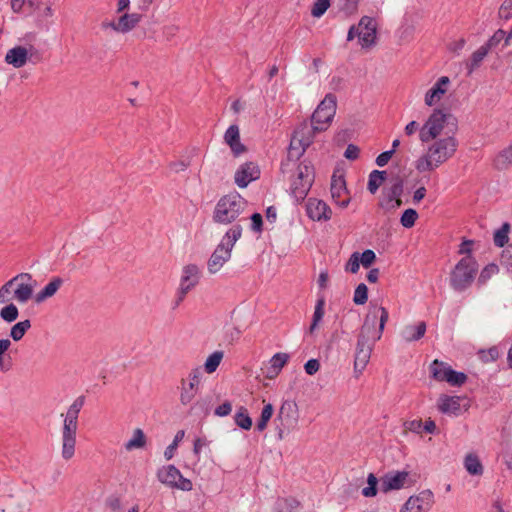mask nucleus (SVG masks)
Returning a JSON list of instances; mask_svg holds the SVG:
<instances>
[{
    "instance_id": "11",
    "label": "nucleus",
    "mask_w": 512,
    "mask_h": 512,
    "mask_svg": "<svg viewBox=\"0 0 512 512\" xmlns=\"http://www.w3.org/2000/svg\"><path fill=\"white\" fill-rule=\"evenodd\" d=\"M298 419L299 415L296 403L289 400L284 401L274 420L277 438L279 440L285 439V437L297 427Z\"/></svg>"
},
{
    "instance_id": "49",
    "label": "nucleus",
    "mask_w": 512,
    "mask_h": 512,
    "mask_svg": "<svg viewBox=\"0 0 512 512\" xmlns=\"http://www.w3.org/2000/svg\"><path fill=\"white\" fill-rule=\"evenodd\" d=\"M183 437V430H180L176 433L173 442L164 451V457L166 460H170L174 456L175 450L178 447V443L183 439Z\"/></svg>"
},
{
    "instance_id": "31",
    "label": "nucleus",
    "mask_w": 512,
    "mask_h": 512,
    "mask_svg": "<svg viewBox=\"0 0 512 512\" xmlns=\"http://www.w3.org/2000/svg\"><path fill=\"white\" fill-rule=\"evenodd\" d=\"M464 467L466 471L473 476H481L484 471L479 457L474 453H469L465 456Z\"/></svg>"
},
{
    "instance_id": "18",
    "label": "nucleus",
    "mask_w": 512,
    "mask_h": 512,
    "mask_svg": "<svg viewBox=\"0 0 512 512\" xmlns=\"http://www.w3.org/2000/svg\"><path fill=\"white\" fill-rule=\"evenodd\" d=\"M451 81L447 76H441L433 86L425 93L424 103L426 106L433 107L440 103L446 93L449 91Z\"/></svg>"
},
{
    "instance_id": "34",
    "label": "nucleus",
    "mask_w": 512,
    "mask_h": 512,
    "mask_svg": "<svg viewBox=\"0 0 512 512\" xmlns=\"http://www.w3.org/2000/svg\"><path fill=\"white\" fill-rule=\"evenodd\" d=\"M386 171L374 170L369 174L367 188L371 194H375L379 187L385 182Z\"/></svg>"
},
{
    "instance_id": "17",
    "label": "nucleus",
    "mask_w": 512,
    "mask_h": 512,
    "mask_svg": "<svg viewBox=\"0 0 512 512\" xmlns=\"http://www.w3.org/2000/svg\"><path fill=\"white\" fill-rule=\"evenodd\" d=\"M377 23L368 16L361 18L357 25V37L363 48L371 47L376 42Z\"/></svg>"
},
{
    "instance_id": "12",
    "label": "nucleus",
    "mask_w": 512,
    "mask_h": 512,
    "mask_svg": "<svg viewBox=\"0 0 512 512\" xmlns=\"http://www.w3.org/2000/svg\"><path fill=\"white\" fill-rule=\"evenodd\" d=\"M157 479L164 485L172 489L181 491H191L193 484L191 480L185 478L174 465H165L158 469Z\"/></svg>"
},
{
    "instance_id": "45",
    "label": "nucleus",
    "mask_w": 512,
    "mask_h": 512,
    "mask_svg": "<svg viewBox=\"0 0 512 512\" xmlns=\"http://www.w3.org/2000/svg\"><path fill=\"white\" fill-rule=\"evenodd\" d=\"M368 300V288L364 283L359 284L355 291L353 301L356 305H363Z\"/></svg>"
},
{
    "instance_id": "54",
    "label": "nucleus",
    "mask_w": 512,
    "mask_h": 512,
    "mask_svg": "<svg viewBox=\"0 0 512 512\" xmlns=\"http://www.w3.org/2000/svg\"><path fill=\"white\" fill-rule=\"evenodd\" d=\"M498 15L501 19L509 20L512 18V0H504L501 4Z\"/></svg>"
},
{
    "instance_id": "46",
    "label": "nucleus",
    "mask_w": 512,
    "mask_h": 512,
    "mask_svg": "<svg viewBox=\"0 0 512 512\" xmlns=\"http://www.w3.org/2000/svg\"><path fill=\"white\" fill-rule=\"evenodd\" d=\"M418 218V213L414 209H406L400 219V222L403 227L405 228H411L414 226L415 221Z\"/></svg>"
},
{
    "instance_id": "5",
    "label": "nucleus",
    "mask_w": 512,
    "mask_h": 512,
    "mask_svg": "<svg viewBox=\"0 0 512 512\" xmlns=\"http://www.w3.org/2000/svg\"><path fill=\"white\" fill-rule=\"evenodd\" d=\"M247 208V201L237 193L228 194L219 199L213 211V221L218 224H239L246 221L241 217Z\"/></svg>"
},
{
    "instance_id": "64",
    "label": "nucleus",
    "mask_w": 512,
    "mask_h": 512,
    "mask_svg": "<svg viewBox=\"0 0 512 512\" xmlns=\"http://www.w3.org/2000/svg\"><path fill=\"white\" fill-rule=\"evenodd\" d=\"M420 130H421V126L420 124L413 120V121H410L404 128V132L407 136H412L414 135L417 131L420 133Z\"/></svg>"
},
{
    "instance_id": "61",
    "label": "nucleus",
    "mask_w": 512,
    "mask_h": 512,
    "mask_svg": "<svg viewBox=\"0 0 512 512\" xmlns=\"http://www.w3.org/2000/svg\"><path fill=\"white\" fill-rule=\"evenodd\" d=\"M232 411V405L229 401L224 402L215 409V415L219 417L227 416Z\"/></svg>"
},
{
    "instance_id": "9",
    "label": "nucleus",
    "mask_w": 512,
    "mask_h": 512,
    "mask_svg": "<svg viewBox=\"0 0 512 512\" xmlns=\"http://www.w3.org/2000/svg\"><path fill=\"white\" fill-rule=\"evenodd\" d=\"M478 263L472 255L460 259L450 273V286L457 292L467 290L475 280Z\"/></svg>"
},
{
    "instance_id": "25",
    "label": "nucleus",
    "mask_w": 512,
    "mask_h": 512,
    "mask_svg": "<svg viewBox=\"0 0 512 512\" xmlns=\"http://www.w3.org/2000/svg\"><path fill=\"white\" fill-rule=\"evenodd\" d=\"M224 142L230 147L234 156H240L246 151V147L240 139V129L238 125H231L224 133Z\"/></svg>"
},
{
    "instance_id": "15",
    "label": "nucleus",
    "mask_w": 512,
    "mask_h": 512,
    "mask_svg": "<svg viewBox=\"0 0 512 512\" xmlns=\"http://www.w3.org/2000/svg\"><path fill=\"white\" fill-rule=\"evenodd\" d=\"M203 371L201 367L193 368L188 374L187 380H181L180 402L186 406L190 404L199 392Z\"/></svg>"
},
{
    "instance_id": "1",
    "label": "nucleus",
    "mask_w": 512,
    "mask_h": 512,
    "mask_svg": "<svg viewBox=\"0 0 512 512\" xmlns=\"http://www.w3.org/2000/svg\"><path fill=\"white\" fill-rule=\"evenodd\" d=\"M388 311L377 305H371L357 337L354 355V372L358 377L369 363L375 343L381 339Z\"/></svg>"
},
{
    "instance_id": "22",
    "label": "nucleus",
    "mask_w": 512,
    "mask_h": 512,
    "mask_svg": "<svg viewBox=\"0 0 512 512\" xmlns=\"http://www.w3.org/2000/svg\"><path fill=\"white\" fill-rule=\"evenodd\" d=\"M403 192V182L397 178L395 182L383 191L384 199L381 201V206L387 209H395L401 206L402 201L400 199Z\"/></svg>"
},
{
    "instance_id": "7",
    "label": "nucleus",
    "mask_w": 512,
    "mask_h": 512,
    "mask_svg": "<svg viewBox=\"0 0 512 512\" xmlns=\"http://www.w3.org/2000/svg\"><path fill=\"white\" fill-rule=\"evenodd\" d=\"M295 168V174L291 179V191L297 200H303L309 192L314 181V170L309 163H296L288 157L287 162L281 166V171L285 175Z\"/></svg>"
},
{
    "instance_id": "53",
    "label": "nucleus",
    "mask_w": 512,
    "mask_h": 512,
    "mask_svg": "<svg viewBox=\"0 0 512 512\" xmlns=\"http://www.w3.org/2000/svg\"><path fill=\"white\" fill-rule=\"evenodd\" d=\"M512 162V144L498 154L496 164L498 166H506Z\"/></svg>"
},
{
    "instance_id": "8",
    "label": "nucleus",
    "mask_w": 512,
    "mask_h": 512,
    "mask_svg": "<svg viewBox=\"0 0 512 512\" xmlns=\"http://www.w3.org/2000/svg\"><path fill=\"white\" fill-rule=\"evenodd\" d=\"M453 116L443 109H434L421 126L419 140L421 143H429L432 139H439L446 133L455 132L450 126Z\"/></svg>"
},
{
    "instance_id": "13",
    "label": "nucleus",
    "mask_w": 512,
    "mask_h": 512,
    "mask_svg": "<svg viewBox=\"0 0 512 512\" xmlns=\"http://www.w3.org/2000/svg\"><path fill=\"white\" fill-rule=\"evenodd\" d=\"M435 503V495L430 489H423L408 497L399 512H429Z\"/></svg>"
},
{
    "instance_id": "42",
    "label": "nucleus",
    "mask_w": 512,
    "mask_h": 512,
    "mask_svg": "<svg viewBox=\"0 0 512 512\" xmlns=\"http://www.w3.org/2000/svg\"><path fill=\"white\" fill-rule=\"evenodd\" d=\"M273 413V405L271 403L265 404V406L262 409L260 419L258 420L256 426L259 431H264L267 428V424L270 421Z\"/></svg>"
},
{
    "instance_id": "56",
    "label": "nucleus",
    "mask_w": 512,
    "mask_h": 512,
    "mask_svg": "<svg viewBox=\"0 0 512 512\" xmlns=\"http://www.w3.org/2000/svg\"><path fill=\"white\" fill-rule=\"evenodd\" d=\"M465 44H466V40L464 38H459V39L451 41L448 44L447 48L450 52L458 55L464 48Z\"/></svg>"
},
{
    "instance_id": "14",
    "label": "nucleus",
    "mask_w": 512,
    "mask_h": 512,
    "mask_svg": "<svg viewBox=\"0 0 512 512\" xmlns=\"http://www.w3.org/2000/svg\"><path fill=\"white\" fill-rule=\"evenodd\" d=\"M336 106L335 95L327 94L314 111L311 122L317 126L323 127V131H325L335 116Z\"/></svg>"
},
{
    "instance_id": "58",
    "label": "nucleus",
    "mask_w": 512,
    "mask_h": 512,
    "mask_svg": "<svg viewBox=\"0 0 512 512\" xmlns=\"http://www.w3.org/2000/svg\"><path fill=\"white\" fill-rule=\"evenodd\" d=\"M305 372L308 375H314L320 369V363L317 359H310L304 365Z\"/></svg>"
},
{
    "instance_id": "51",
    "label": "nucleus",
    "mask_w": 512,
    "mask_h": 512,
    "mask_svg": "<svg viewBox=\"0 0 512 512\" xmlns=\"http://www.w3.org/2000/svg\"><path fill=\"white\" fill-rule=\"evenodd\" d=\"M360 264V253L354 252L346 263L345 270L355 274L359 271Z\"/></svg>"
},
{
    "instance_id": "63",
    "label": "nucleus",
    "mask_w": 512,
    "mask_h": 512,
    "mask_svg": "<svg viewBox=\"0 0 512 512\" xmlns=\"http://www.w3.org/2000/svg\"><path fill=\"white\" fill-rule=\"evenodd\" d=\"M262 216L259 213H254L251 216V229L255 232H260L262 230Z\"/></svg>"
},
{
    "instance_id": "4",
    "label": "nucleus",
    "mask_w": 512,
    "mask_h": 512,
    "mask_svg": "<svg viewBox=\"0 0 512 512\" xmlns=\"http://www.w3.org/2000/svg\"><path fill=\"white\" fill-rule=\"evenodd\" d=\"M37 281L30 273H19L0 287V304L7 303L12 298L19 304H26L34 299Z\"/></svg>"
},
{
    "instance_id": "41",
    "label": "nucleus",
    "mask_w": 512,
    "mask_h": 512,
    "mask_svg": "<svg viewBox=\"0 0 512 512\" xmlns=\"http://www.w3.org/2000/svg\"><path fill=\"white\" fill-rule=\"evenodd\" d=\"M235 423L244 430H249L252 427V419L248 415L247 409L240 407L234 416Z\"/></svg>"
},
{
    "instance_id": "57",
    "label": "nucleus",
    "mask_w": 512,
    "mask_h": 512,
    "mask_svg": "<svg viewBox=\"0 0 512 512\" xmlns=\"http://www.w3.org/2000/svg\"><path fill=\"white\" fill-rule=\"evenodd\" d=\"M405 432L421 433L422 421L415 419L404 423Z\"/></svg>"
},
{
    "instance_id": "28",
    "label": "nucleus",
    "mask_w": 512,
    "mask_h": 512,
    "mask_svg": "<svg viewBox=\"0 0 512 512\" xmlns=\"http://www.w3.org/2000/svg\"><path fill=\"white\" fill-rule=\"evenodd\" d=\"M63 284V279L60 277L52 278L38 293L34 296V301L37 304L43 303L47 299L53 297Z\"/></svg>"
},
{
    "instance_id": "32",
    "label": "nucleus",
    "mask_w": 512,
    "mask_h": 512,
    "mask_svg": "<svg viewBox=\"0 0 512 512\" xmlns=\"http://www.w3.org/2000/svg\"><path fill=\"white\" fill-rule=\"evenodd\" d=\"M146 445V437L142 429L137 428L133 431L132 437L125 443L127 451L141 449Z\"/></svg>"
},
{
    "instance_id": "21",
    "label": "nucleus",
    "mask_w": 512,
    "mask_h": 512,
    "mask_svg": "<svg viewBox=\"0 0 512 512\" xmlns=\"http://www.w3.org/2000/svg\"><path fill=\"white\" fill-rule=\"evenodd\" d=\"M306 212L313 221H328L332 216V210L327 203L316 198L307 201Z\"/></svg>"
},
{
    "instance_id": "20",
    "label": "nucleus",
    "mask_w": 512,
    "mask_h": 512,
    "mask_svg": "<svg viewBox=\"0 0 512 512\" xmlns=\"http://www.w3.org/2000/svg\"><path fill=\"white\" fill-rule=\"evenodd\" d=\"M142 21V15L139 13H124L117 22H109L103 24L104 27L110 28L117 33L126 34L135 29Z\"/></svg>"
},
{
    "instance_id": "60",
    "label": "nucleus",
    "mask_w": 512,
    "mask_h": 512,
    "mask_svg": "<svg viewBox=\"0 0 512 512\" xmlns=\"http://www.w3.org/2000/svg\"><path fill=\"white\" fill-rule=\"evenodd\" d=\"M393 154H394V150H389V151H385V152L381 153L376 158V164L379 167L385 166L390 161Z\"/></svg>"
},
{
    "instance_id": "23",
    "label": "nucleus",
    "mask_w": 512,
    "mask_h": 512,
    "mask_svg": "<svg viewBox=\"0 0 512 512\" xmlns=\"http://www.w3.org/2000/svg\"><path fill=\"white\" fill-rule=\"evenodd\" d=\"M260 171L252 162L241 165L235 173V183L240 188H245L249 183L259 178Z\"/></svg>"
},
{
    "instance_id": "43",
    "label": "nucleus",
    "mask_w": 512,
    "mask_h": 512,
    "mask_svg": "<svg viewBox=\"0 0 512 512\" xmlns=\"http://www.w3.org/2000/svg\"><path fill=\"white\" fill-rule=\"evenodd\" d=\"M377 484V477L373 473H370L367 477V487L362 489V495L368 498L376 496L378 491Z\"/></svg>"
},
{
    "instance_id": "38",
    "label": "nucleus",
    "mask_w": 512,
    "mask_h": 512,
    "mask_svg": "<svg viewBox=\"0 0 512 512\" xmlns=\"http://www.w3.org/2000/svg\"><path fill=\"white\" fill-rule=\"evenodd\" d=\"M223 357L224 353L222 351H215L210 354L204 363V370L208 374L214 373L219 367Z\"/></svg>"
},
{
    "instance_id": "19",
    "label": "nucleus",
    "mask_w": 512,
    "mask_h": 512,
    "mask_svg": "<svg viewBox=\"0 0 512 512\" xmlns=\"http://www.w3.org/2000/svg\"><path fill=\"white\" fill-rule=\"evenodd\" d=\"M331 197L333 201L342 208H346L350 203L346 181L342 174L334 173L331 178Z\"/></svg>"
},
{
    "instance_id": "48",
    "label": "nucleus",
    "mask_w": 512,
    "mask_h": 512,
    "mask_svg": "<svg viewBox=\"0 0 512 512\" xmlns=\"http://www.w3.org/2000/svg\"><path fill=\"white\" fill-rule=\"evenodd\" d=\"M467 376L462 372H457L453 369L448 371V377L446 382H448L452 386H461L465 383Z\"/></svg>"
},
{
    "instance_id": "6",
    "label": "nucleus",
    "mask_w": 512,
    "mask_h": 512,
    "mask_svg": "<svg viewBox=\"0 0 512 512\" xmlns=\"http://www.w3.org/2000/svg\"><path fill=\"white\" fill-rule=\"evenodd\" d=\"M242 225H232L222 236L219 244L212 252L207 262V270L210 274L219 273L224 265L231 259L232 250L236 242L241 238Z\"/></svg>"
},
{
    "instance_id": "30",
    "label": "nucleus",
    "mask_w": 512,
    "mask_h": 512,
    "mask_svg": "<svg viewBox=\"0 0 512 512\" xmlns=\"http://www.w3.org/2000/svg\"><path fill=\"white\" fill-rule=\"evenodd\" d=\"M489 51L490 50L485 45H482L472 53L469 61L466 62L468 74L473 73L477 68L480 67L482 61L487 56Z\"/></svg>"
},
{
    "instance_id": "40",
    "label": "nucleus",
    "mask_w": 512,
    "mask_h": 512,
    "mask_svg": "<svg viewBox=\"0 0 512 512\" xmlns=\"http://www.w3.org/2000/svg\"><path fill=\"white\" fill-rule=\"evenodd\" d=\"M509 232H510V224L505 222L503 223V225L501 226L500 229H498L495 233H494V244L498 247H504L505 244L508 243V240H509Z\"/></svg>"
},
{
    "instance_id": "2",
    "label": "nucleus",
    "mask_w": 512,
    "mask_h": 512,
    "mask_svg": "<svg viewBox=\"0 0 512 512\" xmlns=\"http://www.w3.org/2000/svg\"><path fill=\"white\" fill-rule=\"evenodd\" d=\"M459 146L456 133H446L439 139H432L425 152L416 159L415 169L419 173L432 172L449 161L457 152Z\"/></svg>"
},
{
    "instance_id": "35",
    "label": "nucleus",
    "mask_w": 512,
    "mask_h": 512,
    "mask_svg": "<svg viewBox=\"0 0 512 512\" xmlns=\"http://www.w3.org/2000/svg\"><path fill=\"white\" fill-rule=\"evenodd\" d=\"M0 309V318L6 323H12L19 317V309L13 302L4 303Z\"/></svg>"
},
{
    "instance_id": "10",
    "label": "nucleus",
    "mask_w": 512,
    "mask_h": 512,
    "mask_svg": "<svg viewBox=\"0 0 512 512\" xmlns=\"http://www.w3.org/2000/svg\"><path fill=\"white\" fill-rule=\"evenodd\" d=\"M323 131V127L310 122L301 123L292 136L288 156L299 158L313 142L315 135Z\"/></svg>"
},
{
    "instance_id": "33",
    "label": "nucleus",
    "mask_w": 512,
    "mask_h": 512,
    "mask_svg": "<svg viewBox=\"0 0 512 512\" xmlns=\"http://www.w3.org/2000/svg\"><path fill=\"white\" fill-rule=\"evenodd\" d=\"M452 368L444 362L434 360L430 366L432 376L437 381H446L448 377V371Z\"/></svg>"
},
{
    "instance_id": "55",
    "label": "nucleus",
    "mask_w": 512,
    "mask_h": 512,
    "mask_svg": "<svg viewBox=\"0 0 512 512\" xmlns=\"http://www.w3.org/2000/svg\"><path fill=\"white\" fill-rule=\"evenodd\" d=\"M376 259V254L374 251L367 249L362 254H360V262L363 267H370Z\"/></svg>"
},
{
    "instance_id": "37",
    "label": "nucleus",
    "mask_w": 512,
    "mask_h": 512,
    "mask_svg": "<svg viewBox=\"0 0 512 512\" xmlns=\"http://www.w3.org/2000/svg\"><path fill=\"white\" fill-rule=\"evenodd\" d=\"M324 299H319L315 305V310L312 318V323L308 329V333L313 335L316 329L318 328L319 323L322 321L324 316Z\"/></svg>"
},
{
    "instance_id": "29",
    "label": "nucleus",
    "mask_w": 512,
    "mask_h": 512,
    "mask_svg": "<svg viewBox=\"0 0 512 512\" xmlns=\"http://www.w3.org/2000/svg\"><path fill=\"white\" fill-rule=\"evenodd\" d=\"M460 401L458 396L443 395L438 400V408L442 413L457 415L461 410Z\"/></svg>"
},
{
    "instance_id": "59",
    "label": "nucleus",
    "mask_w": 512,
    "mask_h": 512,
    "mask_svg": "<svg viewBox=\"0 0 512 512\" xmlns=\"http://www.w3.org/2000/svg\"><path fill=\"white\" fill-rule=\"evenodd\" d=\"M11 341L8 338L0 339V369H3V361L5 353L10 349Z\"/></svg>"
},
{
    "instance_id": "26",
    "label": "nucleus",
    "mask_w": 512,
    "mask_h": 512,
    "mask_svg": "<svg viewBox=\"0 0 512 512\" xmlns=\"http://www.w3.org/2000/svg\"><path fill=\"white\" fill-rule=\"evenodd\" d=\"M426 332V323L420 321L416 324H407L402 327L400 337L405 342H412L421 339Z\"/></svg>"
},
{
    "instance_id": "36",
    "label": "nucleus",
    "mask_w": 512,
    "mask_h": 512,
    "mask_svg": "<svg viewBox=\"0 0 512 512\" xmlns=\"http://www.w3.org/2000/svg\"><path fill=\"white\" fill-rule=\"evenodd\" d=\"M30 328L31 322L29 319H26L14 324L10 329L9 335L14 341H20Z\"/></svg>"
},
{
    "instance_id": "24",
    "label": "nucleus",
    "mask_w": 512,
    "mask_h": 512,
    "mask_svg": "<svg viewBox=\"0 0 512 512\" xmlns=\"http://www.w3.org/2000/svg\"><path fill=\"white\" fill-rule=\"evenodd\" d=\"M200 268L196 264H188L182 268L179 286L182 292H189L200 280Z\"/></svg>"
},
{
    "instance_id": "47",
    "label": "nucleus",
    "mask_w": 512,
    "mask_h": 512,
    "mask_svg": "<svg viewBox=\"0 0 512 512\" xmlns=\"http://www.w3.org/2000/svg\"><path fill=\"white\" fill-rule=\"evenodd\" d=\"M501 265L506 269L507 273L512 276V244L508 245L501 254Z\"/></svg>"
},
{
    "instance_id": "52",
    "label": "nucleus",
    "mask_w": 512,
    "mask_h": 512,
    "mask_svg": "<svg viewBox=\"0 0 512 512\" xmlns=\"http://www.w3.org/2000/svg\"><path fill=\"white\" fill-rule=\"evenodd\" d=\"M507 34L504 30H497L491 38L484 44L489 50L496 47L502 40L505 41Z\"/></svg>"
},
{
    "instance_id": "62",
    "label": "nucleus",
    "mask_w": 512,
    "mask_h": 512,
    "mask_svg": "<svg viewBox=\"0 0 512 512\" xmlns=\"http://www.w3.org/2000/svg\"><path fill=\"white\" fill-rule=\"evenodd\" d=\"M359 148L356 145L349 144L345 150L344 156L349 160H355L359 156Z\"/></svg>"
},
{
    "instance_id": "3",
    "label": "nucleus",
    "mask_w": 512,
    "mask_h": 512,
    "mask_svg": "<svg viewBox=\"0 0 512 512\" xmlns=\"http://www.w3.org/2000/svg\"><path fill=\"white\" fill-rule=\"evenodd\" d=\"M84 405V397L80 396L69 406L66 414H61L63 426L61 429V457L65 461L75 456L78 430V416Z\"/></svg>"
},
{
    "instance_id": "16",
    "label": "nucleus",
    "mask_w": 512,
    "mask_h": 512,
    "mask_svg": "<svg viewBox=\"0 0 512 512\" xmlns=\"http://www.w3.org/2000/svg\"><path fill=\"white\" fill-rule=\"evenodd\" d=\"M416 479L407 471H393L385 474L380 479V491L388 493L393 490H400L412 487Z\"/></svg>"
},
{
    "instance_id": "27",
    "label": "nucleus",
    "mask_w": 512,
    "mask_h": 512,
    "mask_svg": "<svg viewBox=\"0 0 512 512\" xmlns=\"http://www.w3.org/2000/svg\"><path fill=\"white\" fill-rule=\"evenodd\" d=\"M28 60V50L23 46H16L7 51L5 55L6 63L15 68L23 67Z\"/></svg>"
},
{
    "instance_id": "50",
    "label": "nucleus",
    "mask_w": 512,
    "mask_h": 512,
    "mask_svg": "<svg viewBox=\"0 0 512 512\" xmlns=\"http://www.w3.org/2000/svg\"><path fill=\"white\" fill-rule=\"evenodd\" d=\"M329 6L330 0H316L311 9L312 16L316 18L321 17L327 11Z\"/></svg>"
},
{
    "instance_id": "44",
    "label": "nucleus",
    "mask_w": 512,
    "mask_h": 512,
    "mask_svg": "<svg viewBox=\"0 0 512 512\" xmlns=\"http://www.w3.org/2000/svg\"><path fill=\"white\" fill-rule=\"evenodd\" d=\"M289 358V354L279 352L271 357L268 364L281 372L282 368L287 364Z\"/></svg>"
},
{
    "instance_id": "39",
    "label": "nucleus",
    "mask_w": 512,
    "mask_h": 512,
    "mask_svg": "<svg viewBox=\"0 0 512 512\" xmlns=\"http://www.w3.org/2000/svg\"><path fill=\"white\" fill-rule=\"evenodd\" d=\"M499 273V267L495 263H489L480 272L477 283L479 286L485 285L491 278Z\"/></svg>"
}]
</instances>
